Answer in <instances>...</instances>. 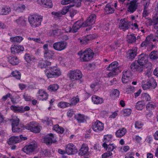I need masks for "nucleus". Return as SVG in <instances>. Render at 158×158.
<instances>
[{
	"instance_id": "obj_19",
	"label": "nucleus",
	"mask_w": 158,
	"mask_h": 158,
	"mask_svg": "<svg viewBox=\"0 0 158 158\" xmlns=\"http://www.w3.org/2000/svg\"><path fill=\"white\" fill-rule=\"evenodd\" d=\"M137 48L129 50L127 54V58L131 60L133 59L137 55Z\"/></svg>"
},
{
	"instance_id": "obj_37",
	"label": "nucleus",
	"mask_w": 158,
	"mask_h": 158,
	"mask_svg": "<svg viewBox=\"0 0 158 158\" xmlns=\"http://www.w3.org/2000/svg\"><path fill=\"white\" fill-rule=\"evenodd\" d=\"M119 93V91L118 90L114 89L111 91L110 95L112 98L115 99L118 97Z\"/></svg>"
},
{
	"instance_id": "obj_21",
	"label": "nucleus",
	"mask_w": 158,
	"mask_h": 158,
	"mask_svg": "<svg viewBox=\"0 0 158 158\" xmlns=\"http://www.w3.org/2000/svg\"><path fill=\"white\" fill-rule=\"evenodd\" d=\"M38 98L42 101L46 100L48 98V95L44 90L40 89L38 91Z\"/></svg>"
},
{
	"instance_id": "obj_56",
	"label": "nucleus",
	"mask_w": 158,
	"mask_h": 158,
	"mask_svg": "<svg viewBox=\"0 0 158 158\" xmlns=\"http://www.w3.org/2000/svg\"><path fill=\"white\" fill-rule=\"evenodd\" d=\"M112 155V153L107 151L106 152L103 153L102 155V158H107Z\"/></svg>"
},
{
	"instance_id": "obj_14",
	"label": "nucleus",
	"mask_w": 158,
	"mask_h": 158,
	"mask_svg": "<svg viewBox=\"0 0 158 158\" xmlns=\"http://www.w3.org/2000/svg\"><path fill=\"white\" fill-rule=\"evenodd\" d=\"M65 150H66L67 154L69 155L74 154L77 152L75 147L72 143L67 144L66 146Z\"/></svg>"
},
{
	"instance_id": "obj_53",
	"label": "nucleus",
	"mask_w": 158,
	"mask_h": 158,
	"mask_svg": "<svg viewBox=\"0 0 158 158\" xmlns=\"http://www.w3.org/2000/svg\"><path fill=\"white\" fill-rule=\"evenodd\" d=\"M81 0H74L73 2L74 3L71 5H73V6H75L77 7H79L81 6Z\"/></svg>"
},
{
	"instance_id": "obj_8",
	"label": "nucleus",
	"mask_w": 158,
	"mask_h": 158,
	"mask_svg": "<svg viewBox=\"0 0 158 158\" xmlns=\"http://www.w3.org/2000/svg\"><path fill=\"white\" fill-rule=\"evenodd\" d=\"M142 86L143 89L144 90L149 89L151 87L154 89L157 86V83L156 80L152 78L149 80V81L145 83L143 81H142Z\"/></svg>"
},
{
	"instance_id": "obj_9",
	"label": "nucleus",
	"mask_w": 158,
	"mask_h": 158,
	"mask_svg": "<svg viewBox=\"0 0 158 158\" xmlns=\"http://www.w3.org/2000/svg\"><path fill=\"white\" fill-rule=\"evenodd\" d=\"M36 147V144L34 142H31L29 144L25 146L23 149V150L27 154L29 155L34 151Z\"/></svg>"
},
{
	"instance_id": "obj_59",
	"label": "nucleus",
	"mask_w": 158,
	"mask_h": 158,
	"mask_svg": "<svg viewBox=\"0 0 158 158\" xmlns=\"http://www.w3.org/2000/svg\"><path fill=\"white\" fill-rule=\"evenodd\" d=\"M143 7V9L147 10L150 3V1L141 2Z\"/></svg>"
},
{
	"instance_id": "obj_13",
	"label": "nucleus",
	"mask_w": 158,
	"mask_h": 158,
	"mask_svg": "<svg viewBox=\"0 0 158 158\" xmlns=\"http://www.w3.org/2000/svg\"><path fill=\"white\" fill-rule=\"evenodd\" d=\"M148 56L144 53H142L138 56L137 63L142 66L148 62Z\"/></svg>"
},
{
	"instance_id": "obj_33",
	"label": "nucleus",
	"mask_w": 158,
	"mask_h": 158,
	"mask_svg": "<svg viewBox=\"0 0 158 158\" xmlns=\"http://www.w3.org/2000/svg\"><path fill=\"white\" fill-rule=\"evenodd\" d=\"M127 132V130L124 128L120 129L116 131L115 135L118 137H121L125 135Z\"/></svg>"
},
{
	"instance_id": "obj_49",
	"label": "nucleus",
	"mask_w": 158,
	"mask_h": 158,
	"mask_svg": "<svg viewBox=\"0 0 158 158\" xmlns=\"http://www.w3.org/2000/svg\"><path fill=\"white\" fill-rule=\"evenodd\" d=\"M144 105L142 102L141 101L138 102L136 104L135 108L138 110H142L143 108Z\"/></svg>"
},
{
	"instance_id": "obj_61",
	"label": "nucleus",
	"mask_w": 158,
	"mask_h": 158,
	"mask_svg": "<svg viewBox=\"0 0 158 158\" xmlns=\"http://www.w3.org/2000/svg\"><path fill=\"white\" fill-rule=\"evenodd\" d=\"M23 97L25 100L26 101H29L31 100V96L28 95V94H24L23 95Z\"/></svg>"
},
{
	"instance_id": "obj_1",
	"label": "nucleus",
	"mask_w": 158,
	"mask_h": 158,
	"mask_svg": "<svg viewBox=\"0 0 158 158\" xmlns=\"http://www.w3.org/2000/svg\"><path fill=\"white\" fill-rule=\"evenodd\" d=\"M44 72L48 78L57 77L61 75L60 69L56 66L48 68L44 70Z\"/></svg>"
},
{
	"instance_id": "obj_40",
	"label": "nucleus",
	"mask_w": 158,
	"mask_h": 158,
	"mask_svg": "<svg viewBox=\"0 0 158 158\" xmlns=\"http://www.w3.org/2000/svg\"><path fill=\"white\" fill-rule=\"evenodd\" d=\"M112 140V136L110 135H105L104 136L103 141L104 143L106 144H108L111 142Z\"/></svg>"
},
{
	"instance_id": "obj_17",
	"label": "nucleus",
	"mask_w": 158,
	"mask_h": 158,
	"mask_svg": "<svg viewBox=\"0 0 158 158\" xmlns=\"http://www.w3.org/2000/svg\"><path fill=\"white\" fill-rule=\"evenodd\" d=\"M10 49L11 52L14 54H15L20 52L23 51L24 49L23 46L20 45H14L11 46Z\"/></svg>"
},
{
	"instance_id": "obj_51",
	"label": "nucleus",
	"mask_w": 158,
	"mask_h": 158,
	"mask_svg": "<svg viewBox=\"0 0 158 158\" xmlns=\"http://www.w3.org/2000/svg\"><path fill=\"white\" fill-rule=\"evenodd\" d=\"M58 105L59 107L63 108L70 106V104L69 103L64 102H61L59 103Z\"/></svg>"
},
{
	"instance_id": "obj_32",
	"label": "nucleus",
	"mask_w": 158,
	"mask_h": 158,
	"mask_svg": "<svg viewBox=\"0 0 158 158\" xmlns=\"http://www.w3.org/2000/svg\"><path fill=\"white\" fill-rule=\"evenodd\" d=\"M27 19L23 17H20L18 19L15 20V22L19 25L25 26L26 24Z\"/></svg>"
},
{
	"instance_id": "obj_31",
	"label": "nucleus",
	"mask_w": 158,
	"mask_h": 158,
	"mask_svg": "<svg viewBox=\"0 0 158 158\" xmlns=\"http://www.w3.org/2000/svg\"><path fill=\"white\" fill-rule=\"evenodd\" d=\"M92 100L94 104H101L103 102L102 98L96 95L92 96Z\"/></svg>"
},
{
	"instance_id": "obj_58",
	"label": "nucleus",
	"mask_w": 158,
	"mask_h": 158,
	"mask_svg": "<svg viewBox=\"0 0 158 158\" xmlns=\"http://www.w3.org/2000/svg\"><path fill=\"white\" fill-rule=\"evenodd\" d=\"M25 6L24 5H19L17 7V10L18 11L22 12L25 9Z\"/></svg>"
},
{
	"instance_id": "obj_28",
	"label": "nucleus",
	"mask_w": 158,
	"mask_h": 158,
	"mask_svg": "<svg viewBox=\"0 0 158 158\" xmlns=\"http://www.w3.org/2000/svg\"><path fill=\"white\" fill-rule=\"evenodd\" d=\"M21 142V139L19 136H14L11 137L9 139L8 143L9 145H12Z\"/></svg>"
},
{
	"instance_id": "obj_54",
	"label": "nucleus",
	"mask_w": 158,
	"mask_h": 158,
	"mask_svg": "<svg viewBox=\"0 0 158 158\" xmlns=\"http://www.w3.org/2000/svg\"><path fill=\"white\" fill-rule=\"evenodd\" d=\"M12 131L14 132H19L22 131L23 129L18 127V126H16L12 127Z\"/></svg>"
},
{
	"instance_id": "obj_30",
	"label": "nucleus",
	"mask_w": 158,
	"mask_h": 158,
	"mask_svg": "<svg viewBox=\"0 0 158 158\" xmlns=\"http://www.w3.org/2000/svg\"><path fill=\"white\" fill-rule=\"evenodd\" d=\"M155 36L156 38V39H153L152 38V35H149L147 37L146 40H145L150 45L152 44V41H156V40L158 41V29L157 30L156 34Z\"/></svg>"
},
{
	"instance_id": "obj_43",
	"label": "nucleus",
	"mask_w": 158,
	"mask_h": 158,
	"mask_svg": "<svg viewBox=\"0 0 158 158\" xmlns=\"http://www.w3.org/2000/svg\"><path fill=\"white\" fill-rule=\"evenodd\" d=\"M10 108L15 112H22V111L23 110L22 106H16L14 105L11 106Z\"/></svg>"
},
{
	"instance_id": "obj_25",
	"label": "nucleus",
	"mask_w": 158,
	"mask_h": 158,
	"mask_svg": "<svg viewBox=\"0 0 158 158\" xmlns=\"http://www.w3.org/2000/svg\"><path fill=\"white\" fill-rule=\"evenodd\" d=\"M24 57L26 61L28 63H31L37 61V59L29 53H26Z\"/></svg>"
},
{
	"instance_id": "obj_60",
	"label": "nucleus",
	"mask_w": 158,
	"mask_h": 158,
	"mask_svg": "<svg viewBox=\"0 0 158 158\" xmlns=\"http://www.w3.org/2000/svg\"><path fill=\"white\" fill-rule=\"evenodd\" d=\"M95 37V36L94 34L88 35L85 37L87 41L92 39H94Z\"/></svg>"
},
{
	"instance_id": "obj_62",
	"label": "nucleus",
	"mask_w": 158,
	"mask_h": 158,
	"mask_svg": "<svg viewBox=\"0 0 158 158\" xmlns=\"http://www.w3.org/2000/svg\"><path fill=\"white\" fill-rule=\"evenodd\" d=\"M52 14L54 15V18H58L62 16L60 12H52Z\"/></svg>"
},
{
	"instance_id": "obj_5",
	"label": "nucleus",
	"mask_w": 158,
	"mask_h": 158,
	"mask_svg": "<svg viewBox=\"0 0 158 158\" xmlns=\"http://www.w3.org/2000/svg\"><path fill=\"white\" fill-rule=\"evenodd\" d=\"M68 75L71 80L74 79L76 80H79L82 76L81 71L77 69L69 71Z\"/></svg>"
},
{
	"instance_id": "obj_57",
	"label": "nucleus",
	"mask_w": 158,
	"mask_h": 158,
	"mask_svg": "<svg viewBox=\"0 0 158 158\" xmlns=\"http://www.w3.org/2000/svg\"><path fill=\"white\" fill-rule=\"evenodd\" d=\"M11 96L10 93H7L6 95L3 96L1 100L2 102H5L7 99L8 98H10Z\"/></svg>"
},
{
	"instance_id": "obj_23",
	"label": "nucleus",
	"mask_w": 158,
	"mask_h": 158,
	"mask_svg": "<svg viewBox=\"0 0 158 158\" xmlns=\"http://www.w3.org/2000/svg\"><path fill=\"white\" fill-rule=\"evenodd\" d=\"M137 62H133L130 65V68L132 71H138L139 72L142 71L143 70V67L142 66L138 65Z\"/></svg>"
},
{
	"instance_id": "obj_15",
	"label": "nucleus",
	"mask_w": 158,
	"mask_h": 158,
	"mask_svg": "<svg viewBox=\"0 0 158 158\" xmlns=\"http://www.w3.org/2000/svg\"><path fill=\"white\" fill-rule=\"evenodd\" d=\"M136 0H133L129 3H127V5L128 6L127 10L131 13H133L137 9V5L136 4Z\"/></svg>"
},
{
	"instance_id": "obj_22",
	"label": "nucleus",
	"mask_w": 158,
	"mask_h": 158,
	"mask_svg": "<svg viewBox=\"0 0 158 158\" xmlns=\"http://www.w3.org/2000/svg\"><path fill=\"white\" fill-rule=\"evenodd\" d=\"M89 148L87 145L83 143L79 150V155L81 156L86 155L88 152Z\"/></svg>"
},
{
	"instance_id": "obj_42",
	"label": "nucleus",
	"mask_w": 158,
	"mask_h": 158,
	"mask_svg": "<svg viewBox=\"0 0 158 158\" xmlns=\"http://www.w3.org/2000/svg\"><path fill=\"white\" fill-rule=\"evenodd\" d=\"M156 107L155 103L152 102H148L146 106V110L150 111L154 109Z\"/></svg>"
},
{
	"instance_id": "obj_45",
	"label": "nucleus",
	"mask_w": 158,
	"mask_h": 158,
	"mask_svg": "<svg viewBox=\"0 0 158 158\" xmlns=\"http://www.w3.org/2000/svg\"><path fill=\"white\" fill-rule=\"evenodd\" d=\"M73 6V5H69L66 6H65L62 9L61 11L60 12L62 16L63 15H64L69 11L70 8Z\"/></svg>"
},
{
	"instance_id": "obj_18",
	"label": "nucleus",
	"mask_w": 158,
	"mask_h": 158,
	"mask_svg": "<svg viewBox=\"0 0 158 158\" xmlns=\"http://www.w3.org/2000/svg\"><path fill=\"white\" fill-rule=\"evenodd\" d=\"M37 3L44 5V6L48 8H51L53 5L51 0H37Z\"/></svg>"
},
{
	"instance_id": "obj_55",
	"label": "nucleus",
	"mask_w": 158,
	"mask_h": 158,
	"mask_svg": "<svg viewBox=\"0 0 158 158\" xmlns=\"http://www.w3.org/2000/svg\"><path fill=\"white\" fill-rule=\"evenodd\" d=\"M131 112V110L130 109H126L123 110V114L125 116L129 115Z\"/></svg>"
},
{
	"instance_id": "obj_63",
	"label": "nucleus",
	"mask_w": 158,
	"mask_h": 158,
	"mask_svg": "<svg viewBox=\"0 0 158 158\" xmlns=\"http://www.w3.org/2000/svg\"><path fill=\"white\" fill-rule=\"evenodd\" d=\"M96 18V16L95 14H91L89 17L88 18L91 21H94V23H95V20Z\"/></svg>"
},
{
	"instance_id": "obj_46",
	"label": "nucleus",
	"mask_w": 158,
	"mask_h": 158,
	"mask_svg": "<svg viewBox=\"0 0 158 158\" xmlns=\"http://www.w3.org/2000/svg\"><path fill=\"white\" fill-rule=\"evenodd\" d=\"M12 127L18 126L19 123V119L16 117H13L12 119Z\"/></svg>"
},
{
	"instance_id": "obj_44",
	"label": "nucleus",
	"mask_w": 158,
	"mask_h": 158,
	"mask_svg": "<svg viewBox=\"0 0 158 158\" xmlns=\"http://www.w3.org/2000/svg\"><path fill=\"white\" fill-rule=\"evenodd\" d=\"M10 11V9L9 7H2L1 9V14L2 15H6Z\"/></svg>"
},
{
	"instance_id": "obj_47",
	"label": "nucleus",
	"mask_w": 158,
	"mask_h": 158,
	"mask_svg": "<svg viewBox=\"0 0 158 158\" xmlns=\"http://www.w3.org/2000/svg\"><path fill=\"white\" fill-rule=\"evenodd\" d=\"M94 21H91L89 19H87L84 22H83V27H85L88 26H90L94 24Z\"/></svg>"
},
{
	"instance_id": "obj_3",
	"label": "nucleus",
	"mask_w": 158,
	"mask_h": 158,
	"mask_svg": "<svg viewBox=\"0 0 158 158\" xmlns=\"http://www.w3.org/2000/svg\"><path fill=\"white\" fill-rule=\"evenodd\" d=\"M42 19V16L35 15L29 17L28 21L31 27H36L41 25Z\"/></svg>"
},
{
	"instance_id": "obj_41",
	"label": "nucleus",
	"mask_w": 158,
	"mask_h": 158,
	"mask_svg": "<svg viewBox=\"0 0 158 158\" xmlns=\"http://www.w3.org/2000/svg\"><path fill=\"white\" fill-rule=\"evenodd\" d=\"M136 40V37L134 35L131 34L128 35L127 37V41L129 44H132L135 42Z\"/></svg>"
},
{
	"instance_id": "obj_20",
	"label": "nucleus",
	"mask_w": 158,
	"mask_h": 158,
	"mask_svg": "<svg viewBox=\"0 0 158 158\" xmlns=\"http://www.w3.org/2000/svg\"><path fill=\"white\" fill-rule=\"evenodd\" d=\"M75 118L78 123H83L86 121V118L83 114H77L75 116Z\"/></svg>"
},
{
	"instance_id": "obj_6",
	"label": "nucleus",
	"mask_w": 158,
	"mask_h": 158,
	"mask_svg": "<svg viewBox=\"0 0 158 158\" xmlns=\"http://www.w3.org/2000/svg\"><path fill=\"white\" fill-rule=\"evenodd\" d=\"M122 81L123 83L128 84L132 79V73L130 70L124 71L123 72Z\"/></svg>"
},
{
	"instance_id": "obj_2",
	"label": "nucleus",
	"mask_w": 158,
	"mask_h": 158,
	"mask_svg": "<svg viewBox=\"0 0 158 158\" xmlns=\"http://www.w3.org/2000/svg\"><path fill=\"white\" fill-rule=\"evenodd\" d=\"M77 54L80 56L81 60L83 61H88L93 57L94 53L91 49H86L84 51H80Z\"/></svg>"
},
{
	"instance_id": "obj_24",
	"label": "nucleus",
	"mask_w": 158,
	"mask_h": 158,
	"mask_svg": "<svg viewBox=\"0 0 158 158\" xmlns=\"http://www.w3.org/2000/svg\"><path fill=\"white\" fill-rule=\"evenodd\" d=\"M102 146L107 151L111 152L116 148V146L114 143H109L106 144V143H103Z\"/></svg>"
},
{
	"instance_id": "obj_50",
	"label": "nucleus",
	"mask_w": 158,
	"mask_h": 158,
	"mask_svg": "<svg viewBox=\"0 0 158 158\" xmlns=\"http://www.w3.org/2000/svg\"><path fill=\"white\" fill-rule=\"evenodd\" d=\"M79 101V99L77 98H73L70 100V102L69 103L70 106L75 105Z\"/></svg>"
},
{
	"instance_id": "obj_52",
	"label": "nucleus",
	"mask_w": 158,
	"mask_h": 158,
	"mask_svg": "<svg viewBox=\"0 0 158 158\" xmlns=\"http://www.w3.org/2000/svg\"><path fill=\"white\" fill-rule=\"evenodd\" d=\"M143 124L141 122L136 121L135 124V127L136 129H140L143 127Z\"/></svg>"
},
{
	"instance_id": "obj_27",
	"label": "nucleus",
	"mask_w": 158,
	"mask_h": 158,
	"mask_svg": "<svg viewBox=\"0 0 158 158\" xmlns=\"http://www.w3.org/2000/svg\"><path fill=\"white\" fill-rule=\"evenodd\" d=\"M44 57L46 60L52 59L54 57V53L50 50H46L44 52Z\"/></svg>"
},
{
	"instance_id": "obj_26",
	"label": "nucleus",
	"mask_w": 158,
	"mask_h": 158,
	"mask_svg": "<svg viewBox=\"0 0 158 158\" xmlns=\"http://www.w3.org/2000/svg\"><path fill=\"white\" fill-rule=\"evenodd\" d=\"M54 137L53 134L50 133L47 135L44 138V142L46 144L49 145L51 144L54 140Z\"/></svg>"
},
{
	"instance_id": "obj_11",
	"label": "nucleus",
	"mask_w": 158,
	"mask_h": 158,
	"mask_svg": "<svg viewBox=\"0 0 158 158\" xmlns=\"http://www.w3.org/2000/svg\"><path fill=\"white\" fill-rule=\"evenodd\" d=\"M92 129L96 132H100L104 129V124L98 120H96L92 125Z\"/></svg>"
},
{
	"instance_id": "obj_36",
	"label": "nucleus",
	"mask_w": 158,
	"mask_h": 158,
	"mask_svg": "<svg viewBox=\"0 0 158 158\" xmlns=\"http://www.w3.org/2000/svg\"><path fill=\"white\" fill-rule=\"evenodd\" d=\"M23 38L20 36H16L14 37H11L10 38V41L13 43H20L23 40Z\"/></svg>"
},
{
	"instance_id": "obj_29",
	"label": "nucleus",
	"mask_w": 158,
	"mask_h": 158,
	"mask_svg": "<svg viewBox=\"0 0 158 158\" xmlns=\"http://www.w3.org/2000/svg\"><path fill=\"white\" fill-rule=\"evenodd\" d=\"M8 60V62L13 65H17L19 63V60L16 56H10Z\"/></svg>"
},
{
	"instance_id": "obj_34",
	"label": "nucleus",
	"mask_w": 158,
	"mask_h": 158,
	"mask_svg": "<svg viewBox=\"0 0 158 158\" xmlns=\"http://www.w3.org/2000/svg\"><path fill=\"white\" fill-rule=\"evenodd\" d=\"M105 10L106 14H109L113 13L114 11V9L112 6L109 4L106 5Z\"/></svg>"
},
{
	"instance_id": "obj_48",
	"label": "nucleus",
	"mask_w": 158,
	"mask_h": 158,
	"mask_svg": "<svg viewBox=\"0 0 158 158\" xmlns=\"http://www.w3.org/2000/svg\"><path fill=\"white\" fill-rule=\"evenodd\" d=\"M13 76L17 79L19 80L21 78V73L18 71H15L12 73Z\"/></svg>"
},
{
	"instance_id": "obj_38",
	"label": "nucleus",
	"mask_w": 158,
	"mask_h": 158,
	"mask_svg": "<svg viewBox=\"0 0 158 158\" xmlns=\"http://www.w3.org/2000/svg\"><path fill=\"white\" fill-rule=\"evenodd\" d=\"M149 57L152 60L157 59H158V52L155 50L152 51L150 54Z\"/></svg>"
},
{
	"instance_id": "obj_10",
	"label": "nucleus",
	"mask_w": 158,
	"mask_h": 158,
	"mask_svg": "<svg viewBox=\"0 0 158 158\" xmlns=\"http://www.w3.org/2000/svg\"><path fill=\"white\" fill-rule=\"evenodd\" d=\"M67 45V43L65 41H61L54 43L53 45V48L58 51H61L65 49Z\"/></svg>"
},
{
	"instance_id": "obj_64",
	"label": "nucleus",
	"mask_w": 158,
	"mask_h": 158,
	"mask_svg": "<svg viewBox=\"0 0 158 158\" xmlns=\"http://www.w3.org/2000/svg\"><path fill=\"white\" fill-rule=\"evenodd\" d=\"M74 0H63L61 2L62 5H66L73 2Z\"/></svg>"
},
{
	"instance_id": "obj_35",
	"label": "nucleus",
	"mask_w": 158,
	"mask_h": 158,
	"mask_svg": "<svg viewBox=\"0 0 158 158\" xmlns=\"http://www.w3.org/2000/svg\"><path fill=\"white\" fill-rule=\"evenodd\" d=\"M51 62L47 60L40 61L38 64V66L41 68H45L48 65L51 64Z\"/></svg>"
},
{
	"instance_id": "obj_16",
	"label": "nucleus",
	"mask_w": 158,
	"mask_h": 158,
	"mask_svg": "<svg viewBox=\"0 0 158 158\" xmlns=\"http://www.w3.org/2000/svg\"><path fill=\"white\" fill-rule=\"evenodd\" d=\"M82 26L83 27V22L81 20L78 21L74 23L72 27V28H69V31H70L72 33H75Z\"/></svg>"
},
{
	"instance_id": "obj_12",
	"label": "nucleus",
	"mask_w": 158,
	"mask_h": 158,
	"mask_svg": "<svg viewBox=\"0 0 158 158\" xmlns=\"http://www.w3.org/2000/svg\"><path fill=\"white\" fill-rule=\"evenodd\" d=\"M131 23L125 19H121L120 22L119 27L124 31L128 29L131 27Z\"/></svg>"
},
{
	"instance_id": "obj_7",
	"label": "nucleus",
	"mask_w": 158,
	"mask_h": 158,
	"mask_svg": "<svg viewBox=\"0 0 158 158\" xmlns=\"http://www.w3.org/2000/svg\"><path fill=\"white\" fill-rule=\"evenodd\" d=\"M25 127L27 129L35 133H39L40 131V126L35 122H31L27 124Z\"/></svg>"
},
{
	"instance_id": "obj_39",
	"label": "nucleus",
	"mask_w": 158,
	"mask_h": 158,
	"mask_svg": "<svg viewBox=\"0 0 158 158\" xmlns=\"http://www.w3.org/2000/svg\"><path fill=\"white\" fill-rule=\"evenodd\" d=\"M59 86L56 84L51 85L48 87V90L50 92H55L59 89Z\"/></svg>"
},
{
	"instance_id": "obj_4",
	"label": "nucleus",
	"mask_w": 158,
	"mask_h": 158,
	"mask_svg": "<svg viewBox=\"0 0 158 158\" xmlns=\"http://www.w3.org/2000/svg\"><path fill=\"white\" fill-rule=\"evenodd\" d=\"M118 63L116 61L112 62L107 67V70L111 71L108 74L109 77H113L117 74L119 68L118 67Z\"/></svg>"
}]
</instances>
